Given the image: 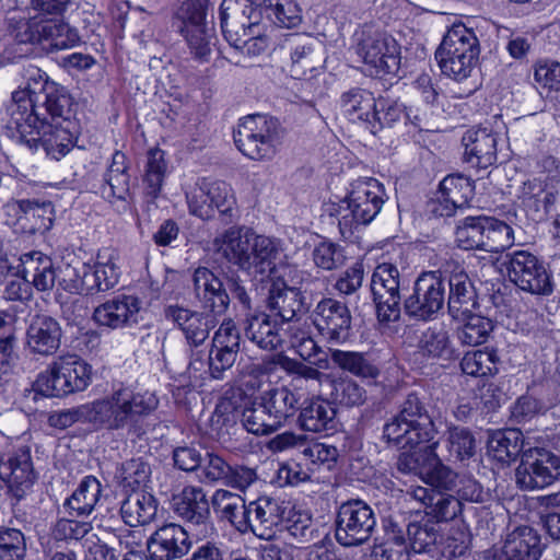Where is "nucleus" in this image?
I'll return each mask as SVG.
<instances>
[{
	"instance_id": "nucleus-31",
	"label": "nucleus",
	"mask_w": 560,
	"mask_h": 560,
	"mask_svg": "<svg viewBox=\"0 0 560 560\" xmlns=\"http://www.w3.org/2000/svg\"><path fill=\"white\" fill-rule=\"evenodd\" d=\"M62 336L58 320L48 315H35L26 330V345L33 353L54 354Z\"/></svg>"
},
{
	"instance_id": "nucleus-12",
	"label": "nucleus",
	"mask_w": 560,
	"mask_h": 560,
	"mask_svg": "<svg viewBox=\"0 0 560 560\" xmlns=\"http://www.w3.org/2000/svg\"><path fill=\"white\" fill-rule=\"evenodd\" d=\"M509 280L520 290L535 295H550L553 291L551 275L545 262L525 249H514L501 258Z\"/></svg>"
},
{
	"instance_id": "nucleus-7",
	"label": "nucleus",
	"mask_w": 560,
	"mask_h": 560,
	"mask_svg": "<svg viewBox=\"0 0 560 560\" xmlns=\"http://www.w3.org/2000/svg\"><path fill=\"white\" fill-rule=\"evenodd\" d=\"M89 423L109 431L130 429L138 419L155 406L144 402L128 388H119L110 396L88 404Z\"/></svg>"
},
{
	"instance_id": "nucleus-19",
	"label": "nucleus",
	"mask_w": 560,
	"mask_h": 560,
	"mask_svg": "<svg viewBox=\"0 0 560 560\" xmlns=\"http://www.w3.org/2000/svg\"><path fill=\"white\" fill-rule=\"evenodd\" d=\"M288 276L291 285L273 281L267 298L269 315L276 319L279 318L283 325L293 323L304 307V296L296 285L304 282L305 272L298 268H289Z\"/></svg>"
},
{
	"instance_id": "nucleus-22",
	"label": "nucleus",
	"mask_w": 560,
	"mask_h": 560,
	"mask_svg": "<svg viewBox=\"0 0 560 560\" xmlns=\"http://www.w3.org/2000/svg\"><path fill=\"white\" fill-rule=\"evenodd\" d=\"M188 532L179 524L170 523L159 527L147 540L151 560L182 559L191 549Z\"/></svg>"
},
{
	"instance_id": "nucleus-35",
	"label": "nucleus",
	"mask_w": 560,
	"mask_h": 560,
	"mask_svg": "<svg viewBox=\"0 0 560 560\" xmlns=\"http://www.w3.org/2000/svg\"><path fill=\"white\" fill-rule=\"evenodd\" d=\"M21 270L30 279L31 287L45 292L54 288L57 273L52 259L39 250H31L20 256Z\"/></svg>"
},
{
	"instance_id": "nucleus-34",
	"label": "nucleus",
	"mask_w": 560,
	"mask_h": 560,
	"mask_svg": "<svg viewBox=\"0 0 560 560\" xmlns=\"http://www.w3.org/2000/svg\"><path fill=\"white\" fill-rule=\"evenodd\" d=\"M174 512L192 525H203L210 518V503L203 488L186 486L173 498Z\"/></svg>"
},
{
	"instance_id": "nucleus-20",
	"label": "nucleus",
	"mask_w": 560,
	"mask_h": 560,
	"mask_svg": "<svg viewBox=\"0 0 560 560\" xmlns=\"http://www.w3.org/2000/svg\"><path fill=\"white\" fill-rule=\"evenodd\" d=\"M314 325L332 343H342L350 337L352 316L348 305L334 298H323L314 308Z\"/></svg>"
},
{
	"instance_id": "nucleus-47",
	"label": "nucleus",
	"mask_w": 560,
	"mask_h": 560,
	"mask_svg": "<svg viewBox=\"0 0 560 560\" xmlns=\"http://www.w3.org/2000/svg\"><path fill=\"white\" fill-rule=\"evenodd\" d=\"M55 220V207L50 201L27 199V208L23 217L22 231L27 234H44L49 231Z\"/></svg>"
},
{
	"instance_id": "nucleus-39",
	"label": "nucleus",
	"mask_w": 560,
	"mask_h": 560,
	"mask_svg": "<svg viewBox=\"0 0 560 560\" xmlns=\"http://www.w3.org/2000/svg\"><path fill=\"white\" fill-rule=\"evenodd\" d=\"M341 109L345 116L352 122H362L370 129L371 120L377 98L374 94L362 88H352L341 94Z\"/></svg>"
},
{
	"instance_id": "nucleus-6",
	"label": "nucleus",
	"mask_w": 560,
	"mask_h": 560,
	"mask_svg": "<svg viewBox=\"0 0 560 560\" xmlns=\"http://www.w3.org/2000/svg\"><path fill=\"white\" fill-rule=\"evenodd\" d=\"M284 136L280 121L267 115L242 118L233 132L236 148L254 161H270L278 153Z\"/></svg>"
},
{
	"instance_id": "nucleus-41",
	"label": "nucleus",
	"mask_w": 560,
	"mask_h": 560,
	"mask_svg": "<svg viewBox=\"0 0 560 560\" xmlns=\"http://www.w3.org/2000/svg\"><path fill=\"white\" fill-rule=\"evenodd\" d=\"M407 538L415 552H429L442 537L441 525L428 514L411 520L406 526Z\"/></svg>"
},
{
	"instance_id": "nucleus-23",
	"label": "nucleus",
	"mask_w": 560,
	"mask_h": 560,
	"mask_svg": "<svg viewBox=\"0 0 560 560\" xmlns=\"http://www.w3.org/2000/svg\"><path fill=\"white\" fill-rule=\"evenodd\" d=\"M0 479L18 500L26 495L35 480L30 448L0 456Z\"/></svg>"
},
{
	"instance_id": "nucleus-8",
	"label": "nucleus",
	"mask_w": 560,
	"mask_h": 560,
	"mask_svg": "<svg viewBox=\"0 0 560 560\" xmlns=\"http://www.w3.org/2000/svg\"><path fill=\"white\" fill-rule=\"evenodd\" d=\"M480 52L479 42L471 28L454 24L435 51L441 71L457 81L468 78Z\"/></svg>"
},
{
	"instance_id": "nucleus-58",
	"label": "nucleus",
	"mask_w": 560,
	"mask_h": 560,
	"mask_svg": "<svg viewBox=\"0 0 560 560\" xmlns=\"http://www.w3.org/2000/svg\"><path fill=\"white\" fill-rule=\"evenodd\" d=\"M439 192L462 209L472 198L474 185L466 176L448 175L441 182Z\"/></svg>"
},
{
	"instance_id": "nucleus-2",
	"label": "nucleus",
	"mask_w": 560,
	"mask_h": 560,
	"mask_svg": "<svg viewBox=\"0 0 560 560\" xmlns=\"http://www.w3.org/2000/svg\"><path fill=\"white\" fill-rule=\"evenodd\" d=\"M219 253L241 270L254 275H271L280 255L279 242L257 235L250 229L233 226L215 240Z\"/></svg>"
},
{
	"instance_id": "nucleus-50",
	"label": "nucleus",
	"mask_w": 560,
	"mask_h": 560,
	"mask_svg": "<svg viewBox=\"0 0 560 560\" xmlns=\"http://www.w3.org/2000/svg\"><path fill=\"white\" fill-rule=\"evenodd\" d=\"M460 318L464 324L457 329V338L465 346L476 347L486 342L493 330L492 320L481 315L470 312Z\"/></svg>"
},
{
	"instance_id": "nucleus-55",
	"label": "nucleus",
	"mask_w": 560,
	"mask_h": 560,
	"mask_svg": "<svg viewBox=\"0 0 560 560\" xmlns=\"http://www.w3.org/2000/svg\"><path fill=\"white\" fill-rule=\"evenodd\" d=\"M384 532L387 538V544L381 547V557L383 560H398L399 558H407L406 529L393 517L384 522Z\"/></svg>"
},
{
	"instance_id": "nucleus-42",
	"label": "nucleus",
	"mask_w": 560,
	"mask_h": 560,
	"mask_svg": "<svg viewBox=\"0 0 560 560\" xmlns=\"http://www.w3.org/2000/svg\"><path fill=\"white\" fill-rule=\"evenodd\" d=\"M523 447V434L518 429L497 430L490 433L487 450L489 455L501 463L515 459Z\"/></svg>"
},
{
	"instance_id": "nucleus-61",
	"label": "nucleus",
	"mask_w": 560,
	"mask_h": 560,
	"mask_svg": "<svg viewBox=\"0 0 560 560\" xmlns=\"http://www.w3.org/2000/svg\"><path fill=\"white\" fill-rule=\"evenodd\" d=\"M290 343L304 361H308L318 369L329 368L327 354L322 351L316 341L306 332L301 331L300 334H292Z\"/></svg>"
},
{
	"instance_id": "nucleus-26",
	"label": "nucleus",
	"mask_w": 560,
	"mask_h": 560,
	"mask_svg": "<svg viewBox=\"0 0 560 560\" xmlns=\"http://www.w3.org/2000/svg\"><path fill=\"white\" fill-rule=\"evenodd\" d=\"M164 314L165 318L174 323L182 331L186 346H202L215 326L212 315L205 311L198 312L178 305H170L165 308Z\"/></svg>"
},
{
	"instance_id": "nucleus-56",
	"label": "nucleus",
	"mask_w": 560,
	"mask_h": 560,
	"mask_svg": "<svg viewBox=\"0 0 560 560\" xmlns=\"http://www.w3.org/2000/svg\"><path fill=\"white\" fill-rule=\"evenodd\" d=\"M485 252L499 253L514 244V231L504 221L493 217L487 218Z\"/></svg>"
},
{
	"instance_id": "nucleus-5",
	"label": "nucleus",
	"mask_w": 560,
	"mask_h": 560,
	"mask_svg": "<svg viewBox=\"0 0 560 560\" xmlns=\"http://www.w3.org/2000/svg\"><path fill=\"white\" fill-rule=\"evenodd\" d=\"M194 294L200 307L214 316L223 315L230 305L232 295L241 305L249 310L252 300L238 275L228 273L221 279L207 267H198L192 275Z\"/></svg>"
},
{
	"instance_id": "nucleus-11",
	"label": "nucleus",
	"mask_w": 560,
	"mask_h": 560,
	"mask_svg": "<svg viewBox=\"0 0 560 560\" xmlns=\"http://www.w3.org/2000/svg\"><path fill=\"white\" fill-rule=\"evenodd\" d=\"M189 213L202 220L214 218L215 212L225 223L235 219L236 198L230 184L223 180L199 178L186 191Z\"/></svg>"
},
{
	"instance_id": "nucleus-9",
	"label": "nucleus",
	"mask_w": 560,
	"mask_h": 560,
	"mask_svg": "<svg viewBox=\"0 0 560 560\" xmlns=\"http://www.w3.org/2000/svg\"><path fill=\"white\" fill-rule=\"evenodd\" d=\"M30 127L20 126L18 122H10L20 135V140L32 151L39 148L51 159L59 161L66 156L73 148L78 138L80 126L78 120H68V122H49V120L38 121Z\"/></svg>"
},
{
	"instance_id": "nucleus-27",
	"label": "nucleus",
	"mask_w": 560,
	"mask_h": 560,
	"mask_svg": "<svg viewBox=\"0 0 560 560\" xmlns=\"http://www.w3.org/2000/svg\"><path fill=\"white\" fill-rule=\"evenodd\" d=\"M540 536L529 526H520L509 533L501 546L492 549L493 560H538L541 556Z\"/></svg>"
},
{
	"instance_id": "nucleus-21",
	"label": "nucleus",
	"mask_w": 560,
	"mask_h": 560,
	"mask_svg": "<svg viewBox=\"0 0 560 560\" xmlns=\"http://www.w3.org/2000/svg\"><path fill=\"white\" fill-rule=\"evenodd\" d=\"M247 514L246 533L250 532L259 539L269 540L284 521L287 506L279 499L264 495L248 503Z\"/></svg>"
},
{
	"instance_id": "nucleus-37",
	"label": "nucleus",
	"mask_w": 560,
	"mask_h": 560,
	"mask_svg": "<svg viewBox=\"0 0 560 560\" xmlns=\"http://www.w3.org/2000/svg\"><path fill=\"white\" fill-rule=\"evenodd\" d=\"M211 504L220 518L229 522L237 532L246 533L248 504L245 499L225 489L214 491Z\"/></svg>"
},
{
	"instance_id": "nucleus-49",
	"label": "nucleus",
	"mask_w": 560,
	"mask_h": 560,
	"mask_svg": "<svg viewBox=\"0 0 560 560\" xmlns=\"http://www.w3.org/2000/svg\"><path fill=\"white\" fill-rule=\"evenodd\" d=\"M375 107L369 129L373 135L385 127H393L402 118L410 119L406 106L398 100L380 96Z\"/></svg>"
},
{
	"instance_id": "nucleus-36",
	"label": "nucleus",
	"mask_w": 560,
	"mask_h": 560,
	"mask_svg": "<svg viewBox=\"0 0 560 560\" xmlns=\"http://www.w3.org/2000/svg\"><path fill=\"white\" fill-rule=\"evenodd\" d=\"M124 523L130 527L151 523L158 513V500L145 491H132L120 505Z\"/></svg>"
},
{
	"instance_id": "nucleus-38",
	"label": "nucleus",
	"mask_w": 560,
	"mask_h": 560,
	"mask_svg": "<svg viewBox=\"0 0 560 560\" xmlns=\"http://www.w3.org/2000/svg\"><path fill=\"white\" fill-rule=\"evenodd\" d=\"M102 491V483L96 477L92 475L85 476L72 494L66 499L63 508L71 516H89L95 510Z\"/></svg>"
},
{
	"instance_id": "nucleus-14",
	"label": "nucleus",
	"mask_w": 560,
	"mask_h": 560,
	"mask_svg": "<svg viewBox=\"0 0 560 560\" xmlns=\"http://www.w3.org/2000/svg\"><path fill=\"white\" fill-rule=\"evenodd\" d=\"M9 23L15 39L22 44L48 42L51 48L61 50L72 48L80 42L77 30L57 19L31 22L26 18L16 20L12 16Z\"/></svg>"
},
{
	"instance_id": "nucleus-1",
	"label": "nucleus",
	"mask_w": 560,
	"mask_h": 560,
	"mask_svg": "<svg viewBox=\"0 0 560 560\" xmlns=\"http://www.w3.org/2000/svg\"><path fill=\"white\" fill-rule=\"evenodd\" d=\"M39 80L27 84L12 93V103L8 110L10 122L30 127L31 121L49 120V122H68L77 120L74 117L75 104L66 88L55 82L44 80L38 69H35Z\"/></svg>"
},
{
	"instance_id": "nucleus-17",
	"label": "nucleus",
	"mask_w": 560,
	"mask_h": 560,
	"mask_svg": "<svg viewBox=\"0 0 560 560\" xmlns=\"http://www.w3.org/2000/svg\"><path fill=\"white\" fill-rule=\"evenodd\" d=\"M560 479V455L545 448L523 454L515 469V482L522 490L544 489Z\"/></svg>"
},
{
	"instance_id": "nucleus-51",
	"label": "nucleus",
	"mask_w": 560,
	"mask_h": 560,
	"mask_svg": "<svg viewBox=\"0 0 560 560\" xmlns=\"http://www.w3.org/2000/svg\"><path fill=\"white\" fill-rule=\"evenodd\" d=\"M401 448L409 450L399 454L397 459V469L404 474L422 475L428 472L429 464L435 462L428 452L427 444H395Z\"/></svg>"
},
{
	"instance_id": "nucleus-59",
	"label": "nucleus",
	"mask_w": 560,
	"mask_h": 560,
	"mask_svg": "<svg viewBox=\"0 0 560 560\" xmlns=\"http://www.w3.org/2000/svg\"><path fill=\"white\" fill-rule=\"evenodd\" d=\"M117 471L120 483L132 491L144 487L151 476L150 465L141 457L124 462Z\"/></svg>"
},
{
	"instance_id": "nucleus-43",
	"label": "nucleus",
	"mask_w": 560,
	"mask_h": 560,
	"mask_svg": "<svg viewBox=\"0 0 560 560\" xmlns=\"http://www.w3.org/2000/svg\"><path fill=\"white\" fill-rule=\"evenodd\" d=\"M419 352L428 359L451 361L456 358L448 331L442 327H429L420 337Z\"/></svg>"
},
{
	"instance_id": "nucleus-33",
	"label": "nucleus",
	"mask_w": 560,
	"mask_h": 560,
	"mask_svg": "<svg viewBox=\"0 0 560 560\" xmlns=\"http://www.w3.org/2000/svg\"><path fill=\"white\" fill-rule=\"evenodd\" d=\"M517 199L534 221L544 220L556 202V194L537 178L524 182L517 190Z\"/></svg>"
},
{
	"instance_id": "nucleus-18",
	"label": "nucleus",
	"mask_w": 560,
	"mask_h": 560,
	"mask_svg": "<svg viewBox=\"0 0 560 560\" xmlns=\"http://www.w3.org/2000/svg\"><path fill=\"white\" fill-rule=\"evenodd\" d=\"M400 272L390 262L376 266L371 278V291L382 323L396 322L400 317Z\"/></svg>"
},
{
	"instance_id": "nucleus-53",
	"label": "nucleus",
	"mask_w": 560,
	"mask_h": 560,
	"mask_svg": "<svg viewBox=\"0 0 560 560\" xmlns=\"http://www.w3.org/2000/svg\"><path fill=\"white\" fill-rule=\"evenodd\" d=\"M242 423L248 432L256 435L270 434L280 428L259 399L250 408L243 410Z\"/></svg>"
},
{
	"instance_id": "nucleus-4",
	"label": "nucleus",
	"mask_w": 560,
	"mask_h": 560,
	"mask_svg": "<svg viewBox=\"0 0 560 560\" xmlns=\"http://www.w3.org/2000/svg\"><path fill=\"white\" fill-rule=\"evenodd\" d=\"M399 406L398 415L384 425L383 436L387 442L404 445L431 442L438 429L428 396L411 392Z\"/></svg>"
},
{
	"instance_id": "nucleus-60",
	"label": "nucleus",
	"mask_w": 560,
	"mask_h": 560,
	"mask_svg": "<svg viewBox=\"0 0 560 560\" xmlns=\"http://www.w3.org/2000/svg\"><path fill=\"white\" fill-rule=\"evenodd\" d=\"M231 471V465L219 454L205 451L202 463L197 472V477L202 483H218L225 485L226 477Z\"/></svg>"
},
{
	"instance_id": "nucleus-64",
	"label": "nucleus",
	"mask_w": 560,
	"mask_h": 560,
	"mask_svg": "<svg viewBox=\"0 0 560 560\" xmlns=\"http://www.w3.org/2000/svg\"><path fill=\"white\" fill-rule=\"evenodd\" d=\"M476 441L467 428L453 427L448 430L447 450L455 460L470 458L475 454Z\"/></svg>"
},
{
	"instance_id": "nucleus-40",
	"label": "nucleus",
	"mask_w": 560,
	"mask_h": 560,
	"mask_svg": "<svg viewBox=\"0 0 560 560\" xmlns=\"http://www.w3.org/2000/svg\"><path fill=\"white\" fill-rule=\"evenodd\" d=\"M336 410L334 406L320 398L305 400L299 415L300 427L315 433L335 429Z\"/></svg>"
},
{
	"instance_id": "nucleus-29",
	"label": "nucleus",
	"mask_w": 560,
	"mask_h": 560,
	"mask_svg": "<svg viewBox=\"0 0 560 560\" xmlns=\"http://www.w3.org/2000/svg\"><path fill=\"white\" fill-rule=\"evenodd\" d=\"M100 194L106 201L121 202L119 211L126 212L130 209V175L126 164V156L122 152L116 151L112 156V163L103 175L100 185Z\"/></svg>"
},
{
	"instance_id": "nucleus-54",
	"label": "nucleus",
	"mask_w": 560,
	"mask_h": 560,
	"mask_svg": "<svg viewBox=\"0 0 560 560\" xmlns=\"http://www.w3.org/2000/svg\"><path fill=\"white\" fill-rule=\"evenodd\" d=\"M190 54L200 62L209 61L212 46L214 45V32L211 26H194L182 28Z\"/></svg>"
},
{
	"instance_id": "nucleus-48",
	"label": "nucleus",
	"mask_w": 560,
	"mask_h": 560,
	"mask_svg": "<svg viewBox=\"0 0 560 560\" xmlns=\"http://www.w3.org/2000/svg\"><path fill=\"white\" fill-rule=\"evenodd\" d=\"M499 355L497 350L488 349L467 352L462 361V371L471 376L485 377L498 373Z\"/></svg>"
},
{
	"instance_id": "nucleus-10",
	"label": "nucleus",
	"mask_w": 560,
	"mask_h": 560,
	"mask_svg": "<svg viewBox=\"0 0 560 560\" xmlns=\"http://www.w3.org/2000/svg\"><path fill=\"white\" fill-rule=\"evenodd\" d=\"M92 381V368L77 355L60 357L42 372L35 389L46 397H60L84 390Z\"/></svg>"
},
{
	"instance_id": "nucleus-46",
	"label": "nucleus",
	"mask_w": 560,
	"mask_h": 560,
	"mask_svg": "<svg viewBox=\"0 0 560 560\" xmlns=\"http://www.w3.org/2000/svg\"><path fill=\"white\" fill-rule=\"evenodd\" d=\"M487 218V215H468L458 221L455 241L459 248L485 250Z\"/></svg>"
},
{
	"instance_id": "nucleus-62",
	"label": "nucleus",
	"mask_w": 560,
	"mask_h": 560,
	"mask_svg": "<svg viewBox=\"0 0 560 560\" xmlns=\"http://www.w3.org/2000/svg\"><path fill=\"white\" fill-rule=\"evenodd\" d=\"M26 551V539L20 529L0 528V560H24Z\"/></svg>"
},
{
	"instance_id": "nucleus-52",
	"label": "nucleus",
	"mask_w": 560,
	"mask_h": 560,
	"mask_svg": "<svg viewBox=\"0 0 560 560\" xmlns=\"http://www.w3.org/2000/svg\"><path fill=\"white\" fill-rule=\"evenodd\" d=\"M167 172L165 154L161 149H151L147 155L143 183L147 194L153 198L158 197Z\"/></svg>"
},
{
	"instance_id": "nucleus-24",
	"label": "nucleus",
	"mask_w": 560,
	"mask_h": 560,
	"mask_svg": "<svg viewBox=\"0 0 560 560\" xmlns=\"http://www.w3.org/2000/svg\"><path fill=\"white\" fill-rule=\"evenodd\" d=\"M443 272L446 280L447 295V310L448 314L459 319L462 315H466L477 305V294L475 287L468 277L465 269L456 264H447Z\"/></svg>"
},
{
	"instance_id": "nucleus-45",
	"label": "nucleus",
	"mask_w": 560,
	"mask_h": 560,
	"mask_svg": "<svg viewBox=\"0 0 560 560\" xmlns=\"http://www.w3.org/2000/svg\"><path fill=\"white\" fill-rule=\"evenodd\" d=\"M262 406L281 427L296 410L298 399L285 386L272 387L265 390L259 397Z\"/></svg>"
},
{
	"instance_id": "nucleus-3",
	"label": "nucleus",
	"mask_w": 560,
	"mask_h": 560,
	"mask_svg": "<svg viewBox=\"0 0 560 560\" xmlns=\"http://www.w3.org/2000/svg\"><path fill=\"white\" fill-rule=\"evenodd\" d=\"M385 196V188L376 178L352 182L347 196L328 209L338 221L341 236L349 240L359 228L370 224L382 210Z\"/></svg>"
},
{
	"instance_id": "nucleus-28",
	"label": "nucleus",
	"mask_w": 560,
	"mask_h": 560,
	"mask_svg": "<svg viewBox=\"0 0 560 560\" xmlns=\"http://www.w3.org/2000/svg\"><path fill=\"white\" fill-rule=\"evenodd\" d=\"M220 24L228 42H237L245 31L259 27L262 22L260 13L248 0H222L220 5Z\"/></svg>"
},
{
	"instance_id": "nucleus-30",
	"label": "nucleus",
	"mask_w": 560,
	"mask_h": 560,
	"mask_svg": "<svg viewBox=\"0 0 560 560\" xmlns=\"http://www.w3.org/2000/svg\"><path fill=\"white\" fill-rule=\"evenodd\" d=\"M498 137L487 128L469 129L462 139L465 162L472 167L486 170L497 161Z\"/></svg>"
},
{
	"instance_id": "nucleus-63",
	"label": "nucleus",
	"mask_w": 560,
	"mask_h": 560,
	"mask_svg": "<svg viewBox=\"0 0 560 560\" xmlns=\"http://www.w3.org/2000/svg\"><path fill=\"white\" fill-rule=\"evenodd\" d=\"M313 262L326 271L335 270L346 262L342 246L330 241L319 242L312 252Z\"/></svg>"
},
{
	"instance_id": "nucleus-15",
	"label": "nucleus",
	"mask_w": 560,
	"mask_h": 560,
	"mask_svg": "<svg viewBox=\"0 0 560 560\" xmlns=\"http://www.w3.org/2000/svg\"><path fill=\"white\" fill-rule=\"evenodd\" d=\"M446 302V280L441 270L424 271L415 281L412 293L405 300L406 313L419 320H433Z\"/></svg>"
},
{
	"instance_id": "nucleus-32",
	"label": "nucleus",
	"mask_w": 560,
	"mask_h": 560,
	"mask_svg": "<svg viewBox=\"0 0 560 560\" xmlns=\"http://www.w3.org/2000/svg\"><path fill=\"white\" fill-rule=\"evenodd\" d=\"M283 324L267 313L246 317L244 331L248 340L264 350H276L283 343Z\"/></svg>"
},
{
	"instance_id": "nucleus-57",
	"label": "nucleus",
	"mask_w": 560,
	"mask_h": 560,
	"mask_svg": "<svg viewBox=\"0 0 560 560\" xmlns=\"http://www.w3.org/2000/svg\"><path fill=\"white\" fill-rule=\"evenodd\" d=\"M117 257L113 249L104 248L96 256L93 264L96 281L100 282V292L113 289L119 279V268L117 266Z\"/></svg>"
},
{
	"instance_id": "nucleus-25",
	"label": "nucleus",
	"mask_w": 560,
	"mask_h": 560,
	"mask_svg": "<svg viewBox=\"0 0 560 560\" xmlns=\"http://www.w3.org/2000/svg\"><path fill=\"white\" fill-rule=\"evenodd\" d=\"M140 311L137 296L122 294L96 306L92 318L97 326L115 330L138 324Z\"/></svg>"
},
{
	"instance_id": "nucleus-13",
	"label": "nucleus",
	"mask_w": 560,
	"mask_h": 560,
	"mask_svg": "<svg viewBox=\"0 0 560 560\" xmlns=\"http://www.w3.org/2000/svg\"><path fill=\"white\" fill-rule=\"evenodd\" d=\"M357 56L375 75L396 74L400 68V46L388 33L364 28L357 35Z\"/></svg>"
},
{
	"instance_id": "nucleus-16",
	"label": "nucleus",
	"mask_w": 560,
	"mask_h": 560,
	"mask_svg": "<svg viewBox=\"0 0 560 560\" xmlns=\"http://www.w3.org/2000/svg\"><path fill=\"white\" fill-rule=\"evenodd\" d=\"M376 517L372 508L362 500H350L339 506L336 517V540L345 547H357L372 537Z\"/></svg>"
},
{
	"instance_id": "nucleus-44",
	"label": "nucleus",
	"mask_w": 560,
	"mask_h": 560,
	"mask_svg": "<svg viewBox=\"0 0 560 560\" xmlns=\"http://www.w3.org/2000/svg\"><path fill=\"white\" fill-rule=\"evenodd\" d=\"M329 354L335 365L358 377L375 380L380 375V369L365 353L329 349Z\"/></svg>"
}]
</instances>
